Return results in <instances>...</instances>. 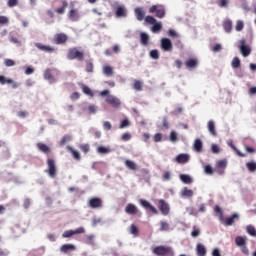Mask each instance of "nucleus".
<instances>
[{"label":"nucleus","instance_id":"nucleus-20","mask_svg":"<svg viewBox=\"0 0 256 256\" xmlns=\"http://www.w3.org/2000/svg\"><path fill=\"white\" fill-rule=\"evenodd\" d=\"M207 127L210 135H212V137H217V131L215 130V122H213L212 120L208 121Z\"/></svg>","mask_w":256,"mask_h":256},{"label":"nucleus","instance_id":"nucleus-22","mask_svg":"<svg viewBox=\"0 0 256 256\" xmlns=\"http://www.w3.org/2000/svg\"><path fill=\"white\" fill-rule=\"evenodd\" d=\"M134 13L138 21H143L145 17V12L143 11V8H140V7L135 8Z\"/></svg>","mask_w":256,"mask_h":256},{"label":"nucleus","instance_id":"nucleus-4","mask_svg":"<svg viewBox=\"0 0 256 256\" xmlns=\"http://www.w3.org/2000/svg\"><path fill=\"white\" fill-rule=\"evenodd\" d=\"M171 251H173L171 247H167V246H157L153 249L154 255H158V256L167 255V253H171Z\"/></svg>","mask_w":256,"mask_h":256},{"label":"nucleus","instance_id":"nucleus-59","mask_svg":"<svg viewBox=\"0 0 256 256\" xmlns=\"http://www.w3.org/2000/svg\"><path fill=\"white\" fill-rule=\"evenodd\" d=\"M4 64L6 67H15V61L11 59H5Z\"/></svg>","mask_w":256,"mask_h":256},{"label":"nucleus","instance_id":"nucleus-60","mask_svg":"<svg viewBox=\"0 0 256 256\" xmlns=\"http://www.w3.org/2000/svg\"><path fill=\"white\" fill-rule=\"evenodd\" d=\"M217 166L220 169H225V167H227V160H220L217 162Z\"/></svg>","mask_w":256,"mask_h":256},{"label":"nucleus","instance_id":"nucleus-12","mask_svg":"<svg viewBox=\"0 0 256 256\" xmlns=\"http://www.w3.org/2000/svg\"><path fill=\"white\" fill-rule=\"evenodd\" d=\"M115 15L118 19H121V17H127V8H125V6H118Z\"/></svg>","mask_w":256,"mask_h":256},{"label":"nucleus","instance_id":"nucleus-16","mask_svg":"<svg viewBox=\"0 0 256 256\" xmlns=\"http://www.w3.org/2000/svg\"><path fill=\"white\" fill-rule=\"evenodd\" d=\"M35 47H37V49H40V51H44L45 53H53V51H55V48L51 46H45L41 43H35Z\"/></svg>","mask_w":256,"mask_h":256},{"label":"nucleus","instance_id":"nucleus-11","mask_svg":"<svg viewBox=\"0 0 256 256\" xmlns=\"http://www.w3.org/2000/svg\"><path fill=\"white\" fill-rule=\"evenodd\" d=\"M138 209L137 206H135V204H127L125 207V213H127L128 215H137L138 213Z\"/></svg>","mask_w":256,"mask_h":256},{"label":"nucleus","instance_id":"nucleus-36","mask_svg":"<svg viewBox=\"0 0 256 256\" xmlns=\"http://www.w3.org/2000/svg\"><path fill=\"white\" fill-rule=\"evenodd\" d=\"M228 145L229 147H231V149H233V151H236L237 155H239V157H245V155H243L239 150H237V147H235V145H233V140H228Z\"/></svg>","mask_w":256,"mask_h":256},{"label":"nucleus","instance_id":"nucleus-1","mask_svg":"<svg viewBox=\"0 0 256 256\" xmlns=\"http://www.w3.org/2000/svg\"><path fill=\"white\" fill-rule=\"evenodd\" d=\"M67 59L73 61V59H77V61H83L85 59V54L81 51H78L77 48H72L68 51Z\"/></svg>","mask_w":256,"mask_h":256},{"label":"nucleus","instance_id":"nucleus-51","mask_svg":"<svg viewBox=\"0 0 256 256\" xmlns=\"http://www.w3.org/2000/svg\"><path fill=\"white\" fill-rule=\"evenodd\" d=\"M130 233H131V235H135V236L138 235L139 229H137V226H135V224H132L130 226Z\"/></svg>","mask_w":256,"mask_h":256},{"label":"nucleus","instance_id":"nucleus-44","mask_svg":"<svg viewBox=\"0 0 256 256\" xmlns=\"http://www.w3.org/2000/svg\"><path fill=\"white\" fill-rule=\"evenodd\" d=\"M245 27V23H243V20H238L236 22L235 30L236 31H241Z\"/></svg>","mask_w":256,"mask_h":256},{"label":"nucleus","instance_id":"nucleus-21","mask_svg":"<svg viewBox=\"0 0 256 256\" xmlns=\"http://www.w3.org/2000/svg\"><path fill=\"white\" fill-rule=\"evenodd\" d=\"M140 43L144 47H147V45H149V36L147 33L145 32L140 33Z\"/></svg>","mask_w":256,"mask_h":256},{"label":"nucleus","instance_id":"nucleus-2","mask_svg":"<svg viewBox=\"0 0 256 256\" xmlns=\"http://www.w3.org/2000/svg\"><path fill=\"white\" fill-rule=\"evenodd\" d=\"M239 43L240 44L238 45V49L241 55H243L244 57H249L251 55V47L247 45L245 39H241Z\"/></svg>","mask_w":256,"mask_h":256},{"label":"nucleus","instance_id":"nucleus-43","mask_svg":"<svg viewBox=\"0 0 256 256\" xmlns=\"http://www.w3.org/2000/svg\"><path fill=\"white\" fill-rule=\"evenodd\" d=\"M130 126H131V122H129V119H125V120L121 121L119 128L120 129H125V128L130 127Z\"/></svg>","mask_w":256,"mask_h":256},{"label":"nucleus","instance_id":"nucleus-17","mask_svg":"<svg viewBox=\"0 0 256 256\" xmlns=\"http://www.w3.org/2000/svg\"><path fill=\"white\" fill-rule=\"evenodd\" d=\"M179 179L184 185H191L193 183V178L187 174H180Z\"/></svg>","mask_w":256,"mask_h":256},{"label":"nucleus","instance_id":"nucleus-29","mask_svg":"<svg viewBox=\"0 0 256 256\" xmlns=\"http://www.w3.org/2000/svg\"><path fill=\"white\" fill-rule=\"evenodd\" d=\"M125 165L127 169H130L131 171H137V164L132 160H126Z\"/></svg>","mask_w":256,"mask_h":256},{"label":"nucleus","instance_id":"nucleus-38","mask_svg":"<svg viewBox=\"0 0 256 256\" xmlns=\"http://www.w3.org/2000/svg\"><path fill=\"white\" fill-rule=\"evenodd\" d=\"M82 91L85 95H88L89 97H94L93 90L89 88L88 86H82Z\"/></svg>","mask_w":256,"mask_h":256},{"label":"nucleus","instance_id":"nucleus-24","mask_svg":"<svg viewBox=\"0 0 256 256\" xmlns=\"http://www.w3.org/2000/svg\"><path fill=\"white\" fill-rule=\"evenodd\" d=\"M196 251L198 256H205L207 255V248L203 246V244H197Z\"/></svg>","mask_w":256,"mask_h":256},{"label":"nucleus","instance_id":"nucleus-47","mask_svg":"<svg viewBox=\"0 0 256 256\" xmlns=\"http://www.w3.org/2000/svg\"><path fill=\"white\" fill-rule=\"evenodd\" d=\"M146 23H149L150 25H155L157 23V19L153 16H147L145 18Z\"/></svg>","mask_w":256,"mask_h":256},{"label":"nucleus","instance_id":"nucleus-39","mask_svg":"<svg viewBox=\"0 0 256 256\" xmlns=\"http://www.w3.org/2000/svg\"><path fill=\"white\" fill-rule=\"evenodd\" d=\"M246 231L248 233V235H251V237H256V230H255V227L251 226V225H248L246 227Z\"/></svg>","mask_w":256,"mask_h":256},{"label":"nucleus","instance_id":"nucleus-5","mask_svg":"<svg viewBox=\"0 0 256 256\" xmlns=\"http://www.w3.org/2000/svg\"><path fill=\"white\" fill-rule=\"evenodd\" d=\"M106 103L109 105H112V107H120L121 106V100L113 95H108L106 97Z\"/></svg>","mask_w":256,"mask_h":256},{"label":"nucleus","instance_id":"nucleus-48","mask_svg":"<svg viewBox=\"0 0 256 256\" xmlns=\"http://www.w3.org/2000/svg\"><path fill=\"white\" fill-rule=\"evenodd\" d=\"M150 57L151 59H154V60L159 59V50L155 49L150 51Z\"/></svg>","mask_w":256,"mask_h":256},{"label":"nucleus","instance_id":"nucleus-37","mask_svg":"<svg viewBox=\"0 0 256 256\" xmlns=\"http://www.w3.org/2000/svg\"><path fill=\"white\" fill-rule=\"evenodd\" d=\"M186 67H188L189 69H193V68L197 67V60L190 59V60L186 61Z\"/></svg>","mask_w":256,"mask_h":256},{"label":"nucleus","instance_id":"nucleus-6","mask_svg":"<svg viewBox=\"0 0 256 256\" xmlns=\"http://www.w3.org/2000/svg\"><path fill=\"white\" fill-rule=\"evenodd\" d=\"M161 49H163V51H171L173 49V42H171L169 38H162Z\"/></svg>","mask_w":256,"mask_h":256},{"label":"nucleus","instance_id":"nucleus-45","mask_svg":"<svg viewBox=\"0 0 256 256\" xmlns=\"http://www.w3.org/2000/svg\"><path fill=\"white\" fill-rule=\"evenodd\" d=\"M169 139H170L171 143H177V141H178L177 132L171 131V133L169 135Z\"/></svg>","mask_w":256,"mask_h":256},{"label":"nucleus","instance_id":"nucleus-46","mask_svg":"<svg viewBox=\"0 0 256 256\" xmlns=\"http://www.w3.org/2000/svg\"><path fill=\"white\" fill-rule=\"evenodd\" d=\"M171 172L165 171L162 175V181H171Z\"/></svg>","mask_w":256,"mask_h":256},{"label":"nucleus","instance_id":"nucleus-42","mask_svg":"<svg viewBox=\"0 0 256 256\" xmlns=\"http://www.w3.org/2000/svg\"><path fill=\"white\" fill-rule=\"evenodd\" d=\"M67 6H68L67 1H63L62 7L58 8L56 10V13H58L59 15H63V13H65V9H67Z\"/></svg>","mask_w":256,"mask_h":256},{"label":"nucleus","instance_id":"nucleus-56","mask_svg":"<svg viewBox=\"0 0 256 256\" xmlns=\"http://www.w3.org/2000/svg\"><path fill=\"white\" fill-rule=\"evenodd\" d=\"M211 151H212V153H214L215 155L221 153V150L219 149V146H217V144H212V146H211Z\"/></svg>","mask_w":256,"mask_h":256},{"label":"nucleus","instance_id":"nucleus-53","mask_svg":"<svg viewBox=\"0 0 256 256\" xmlns=\"http://www.w3.org/2000/svg\"><path fill=\"white\" fill-rule=\"evenodd\" d=\"M72 139L73 138L71 136H64L60 141V145H66V143H69Z\"/></svg>","mask_w":256,"mask_h":256},{"label":"nucleus","instance_id":"nucleus-14","mask_svg":"<svg viewBox=\"0 0 256 256\" xmlns=\"http://www.w3.org/2000/svg\"><path fill=\"white\" fill-rule=\"evenodd\" d=\"M191 156L189 154H179L176 156L175 161L177 163H189Z\"/></svg>","mask_w":256,"mask_h":256},{"label":"nucleus","instance_id":"nucleus-55","mask_svg":"<svg viewBox=\"0 0 256 256\" xmlns=\"http://www.w3.org/2000/svg\"><path fill=\"white\" fill-rule=\"evenodd\" d=\"M156 17H158V19H163V17H165V10L164 9L156 10Z\"/></svg>","mask_w":256,"mask_h":256},{"label":"nucleus","instance_id":"nucleus-41","mask_svg":"<svg viewBox=\"0 0 256 256\" xmlns=\"http://www.w3.org/2000/svg\"><path fill=\"white\" fill-rule=\"evenodd\" d=\"M133 89H135V91H141V89H143V83H141L139 80H135Z\"/></svg>","mask_w":256,"mask_h":256},{"label":"nucleus","instance_id":"nucleus-7","mask_svg":"<svg viewBox=\"0 0 256 256\" xmlns=\"http://www.w3.org/2000/svg\"><path fill=\"white\" fill-rule=\"evenodd\" d=\"M139 204L141 205V207H144V209H150V211H152V213H155V215L159 213V211H157V208L153 207V205H151V203H149V201L145 199H140Z\"/></svg>","mask_w":256,"mask_h":256},{"label":"nucleus","instance_id":"nucleus-30","mask_svg":"<svg viewBox=\"0 0 256 256\" xmlns=\"http://www.w3.org/2000/svg\"><path fill=\"white\" fill-rule=\"evenodd\" d=\"M96 151L99 155H107V154L111 153V149H109L105 146H99Z\"/></svg>","mask_w":256,"mask_h":256},{"label":"nucleus","instance_id":"nucleus-25","mask_svg":"<svg viewBox=\"0 0 256 256\" xmlns=\"http://www.w3.org/2000/svg\"><path fill=\"white\" fill-rule=\"evenodd\" d=\"M62 253H67V251H75V245L73 244H64L60 247Z\"/></svg>","mask_w":256,"mask_h":256},{"label":"nucleus","instance_id":"nucleus-23","mask_svg":"<svg viewBox=\"0 0 256 256\" xmlns=\"http://www.w3.org/2000/svg\"><path fill=\"white\" fill-rule=\"evenodd\" d=\"M68 17L71 21H77L78 19H80L81 16L79 15V12H77V10L72 9L69 11Z\"/></svg>","mask_w":256,"mask_h":256},{"label":"nucleus","instance_id":"nucleus-58","mask_svg":"<svg viewBox=\"0 0 256 256\" xmlns=\"http://www.w3.org/2000/svg\"><path fill=\"white\" fill-rule=\"evenodd\" d=\"M160 225V231H169V224L167 222L162 221Z\"/></svg>","mask_w":256,"mask_h":256},{"label":"nucleus","instance_id":"nucleus-19","mask_svg":"<svg viewBox=\"0 0 256 256\" xmlns=\"http://www.w3.org/2000/svg\"><path fill=\"white\" fill-rule=\"evenodd\" d=\"M223 28L226 33H231V31H233V21L230 19L225 20L223 23Z\"/></svg>","mask_w":256,"mask_h":256},{"label":"nucleus","instance_id":"nucleus-31","mask_svg":"<svg viewBox=\"0 0 256 256\" xmlns=\"http://www.w3.org/2000/svg\"><path fill=\"white\" fill-rule=\"evenodd\" d=\"M192 196H193V190L187 187H184L183 190L181 191V197L187 198Z\"/></svg>","mask_w":256,"mask_h":256},{"label":"nucleus","instance_id":"nucleus-26","mask_svg":"<svg viewBox=\"0 0 256 256\" xmlns=\"http://www.w3.org/2000/svg\"><path fill=\"white\" fill-rule=\"evenodd\" d=\"M68 151H70V153H72L74 159H76L77 161H81V154L79 153V151L73 149V147L68 146L67 147Z\"/></svg>","mask_w":256,"mask_h":256},{"label":"nucleus","instance_id":"nucleus-8","mask_svg":"<svg viewBox=\"0 0 256 256\" xmlns=\"http://www.w3.org/2000/svg\"><path fill=\"white\" fill-rule=\"evenodd\" d=\"M0 84L1 85H11L12 84V88L13 89H17V87H19V85L17 84V82L13 81V79L11 78H6L3 75H0Z\"/></svg>","mask_w":256,"mask_h":256},{"label":"nucleus","instance_id":"nucleus-18","mask_svg":"<svg viewBox=\"0 0 256 256\" xmlns=\"http://www.w3.org/2000/svg\"><path fill=\"white\" fill-rule=\"evenodd\" d=\"M235 243L237 247H243L244 245H247V237L246 236H237L235 238Z\"/></svg>","mask_w":256,"mask_h":256},{"label":"nucleus","instance_id":"nucleus-62","mask_svg":"<svg viewBox=\"0 0 256 256\" xmlns=\"http://www.w3.org/2000/svg\"><path fill=\"white\" fill-rule=\"evenodd\" d=\"M97 106H95V105H90L89 107H88V110H89V113H92L93 115H95V113H97Z\"/></svg>","mask_w":256,"mask_h":256},{"label":"nucleus","instance_id":"nucleus-61","mask_svg":"<svg viewBox=\"0 0 256 256\" xmlns=\"http://www.w3.org/2000/svg\"><path fill=\"white\" fill-rule=\"evenodd\" d=\"M186 213H188V215H193L194 217H197V213H195V208L193 207H187Z\"/></svg>","mask_w":256,"mask_h":256},{"label":"nucleus","instance_id":"nucleus-49","mask_svg":"<svg viewBox=\"0 0 256 256\" xmlns=\"http://www.w3.org/2000/svg\"><path fill=\"white\" fill-rule=\"evenodd\" d=\"M112 127H113V125H111V122H109V121L103 122L104 131H111Z\"/></svg>","mask_w":256,"mask_h":256},{"label":"nucleus","instance_id":"nucleus-9","mask_svg":"<svg viewBox=\"0 0 256 256\" xmlns=\"http://www.w3.org/2000/svg\"><path fill=\"white\" fill-rule=\"evenodd\" d=\"M235 219H239V215L233 214L231 217H228L226 219H223V217H220V221L223 222L226 227H231V225L235 223Z\"/></svg>","mask_w":256,"mask_h":256},{"label":"nucleus","instance_id":"nucleus-33","mask_svg":"<svg viewBox=\"0 0 256 256\" xmlns=\"http://www.w3.org/2000/svg\"><path fill=\"white\" fill-rule=\"evenodd\" d=\"M231 65L233 69H239V67H241V60L239 59V57H234Z\"/></svg>","mask_w":256,"mask_h":256},{"label":"nucleus","instance_id":"nucleus-50","mask_svg":"<svg viewBox=\"0 0 256 256\" xmlns=\"http://www.w3.org/2000/svg\"><path fill=\"white\" fill-rule=\"evenodd\" d=\"M204 173H206V175H213V167H211V165L204 166Z\"/></svg>","mask_w":256,"mask_h":256},{"label":"nucleus","instance_id":"nucleus-64","mask_svg":"<svg viewBox=\"0 0 256 256\" xmlns=\"http://www.w3.org/2000/svg\"><path fill=\"white\" fill-rule=\"evenodd\" d=\"M86 71H87V73H93V63H91V62L87 63Z\"/></svg>","mask_w":256,"mask_h":256},{"label":"nucleus","instance_id":"nucleus-28","mask_svg":"<svg viewBox=\"0 0 256 256\" xmlns=\"http://www.w3.org/2000/svg\"><path fill=\"white\" fill-rule=\"evenodd\" d=\"M37 149L40 150L41 153H49V151H51V148H49L47 144H43V143H38Z\"/></svg>","mask_w":256,"mask_h":256},{"label":"nucleus","instance_id":"nucleus-34","mask_svg":"<svg viewBox=\"0 0 256 256\" xmlns=\"http://www.w3.org/2000/svg\"><path fill=\"white\" fill-rule=\"evenodd\" d=\"M161 29H163V24H161V22H156L155 24H153L151 31L152 33H157L161 31Z\"/></svg>","mask_w":256,"mask_h":256},{"label":"nucleus","instance_id":"nucleus-13","mask_svg":"<svg viewBox=\"0 0 256 256\" xmlns=\"http://www.w3.org/2000/svg\"><path fill=\"white\" fill-rule=\"evenodd\" d=\"M101 203L102 202L99 198H92L88 202V207H90V209H97L101 207Z\"/></svg>","mask_w":256,"mask_h":256},{"label":"nucleus","instance_id":"nucleus-35","mask_svg":"<svg viewBox=\"0 0 256 256\" xmlns=\"http://www.w3.org/2000/svg\"><path fill=\"white\" fill-rule=\"evenodd\" d=\"M103 73L106 77H111V75H113V68L111 66H104Z\"/></svg>","mask_w":256,"mask_h":256},{"label":"nucleus","instance_id":"nucleus-27","mask_svg":"<svg viewBox=\"0 0 256 256\" xmlns=\"http://www.w3.org/2000/svg\"><path fill=\"white\" fill-rule=\"evenodd\" d=\"M44 79H46V81H49V83H55V79H54L53 75H51L50 69L45 70Z\"/></svg>","mask_w":256,"mask_h":256},{"label":"nucleus","instance_id":"nucleus-54","mask_svg":"<svg viewBox=\"0 0 256 256\" xmlns=\"http://www.w3.org/2000/svg\"><path fill=\"white\" fill-rule=\"evenodd\" d=\"M73 235H75L74 232H73V230H67V231H65V232L62 234V237H63L64 239H67V238H69V237H73Z\"/></svg>","mask_w":256,"mask_h":256},{"label":"nucleus","instance_id":"nucleus-57","mask_svg":"<svg viewBox=\"0 0 256 256\" xmlns=\"http://www.w3.org/2000/svg\"><path fill=\"white\" fill-rule=\"evenodd\" d=\"M201 234V231L196 226L193 227V231L191 232L192 237H199Z\"/></svg>","mask_w":256,"mask_h":256},{"label":"nucleus","instance_id":"nucleus-63","mask_svg":"<svg viewBox=\"0 0 256 256\" xmlns=\"http://www.w3.org/2000/svg\"><path fill=\"white\" fill-rule=\"evenodd\" d=\"M17 3H19V0H8V7H16Z\"/></svg>","mask_w":256,"mask_h":256},{"label":"nucleus","instance_id":"nucleus-40","mask_svg":"<svg viewBox=\"0 0 256 256\" xmlns=\"http://www.w3.org/2000/svg\"><path fill=\"white\" fill-rule=\"evenodd\" d=\"M246 167L251 173H255V171H256V163L255 162L246 163Z\"/></svg>","mask_w":256,"mask_h":256},{"label":"nucleus","instance_id":"nucleus-15","mask_svg":"<svg viewBox=\"0 0 256 256\" xmlns=\"http://www.w3.org/2000/svg\"><path fill=\"white\" fill-rule=\"evenodd\" d=\"M193 150L196 153H201L203 151V141L201 139H196L193 143Z\"/></svg>","mask_w":256,"mask_h":256},{"label":"nucleus","instance_id":"nucleus-52","mask_svg":"<svg viewBox=\"0 0 256 256\" xmlns=\"http://www.w3.org/2000/svg\"><path fill=\"white\" fill-rule=\"evenodd\" d=\"M0 25H9V17L0 16Z\"/></svg>","mask_w":256,"mask_h":256},{"label":"nucleus","instance_id":"nucleus-32","mask_svg":"<svg viewBox=\"0 0 256 256\" xmlns=\"http://www.w3.org/2000/svg\"><path fill=\"white\" fill-rule=\"evenodd\" d=\"M65 41H67V35H65V34H57L56 35L57 45H61V43H65Z\"/></svg>","mask_w":256,"mask_h":256},{"label":"nucleus","instance_id":"nucleus-10","mask_svg":"<svg viewBox=\"0 0 256 256\" xmlns=\"http://www.w3.org/2000/svg\"><path fill=\"white\" fill-rule=\"evenodd\" d=\"M159 209L162 213V215H169V204H167V202H165V200H159Z\"/></svg>","mask_w":256,"mask_h":256},{"label":"nucleus","instance_id":"nucleus-3","mask_svg":"<svg viewBox=\"0 0 256 256\" xmlns=\"http://www.w3.org/2000/svg\"><path fill=\"white\" fill-rule=\"evenodd\" d=\"M47 165L48 169H46V173H48L49 177L55 179L57 177V167L55 166V161L53 159H48Z\"/></svg>","mask_w":256,"mask_h":256}]
</instances>
